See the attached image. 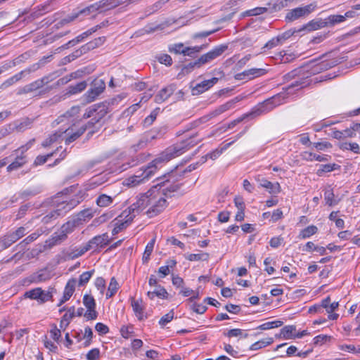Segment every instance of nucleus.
Returning a JSON list of instances; mask_svg holds the SVG:
<instances>
[{"label":"nucleus","mask_w":360,"mask_h":360,"mask_svg":"<svg viewBox=\"0 0 360 360\" xmlns=\"http://www.w3.org/2000/svg\"><path fill=\"white\" fill-rule=\"evenodd\" d=\"M155 242V238H153L146 245L145 248V251L143 252V255L142 257V260L143 263L148 262L150 259V256L153 250L154 245Z\"/></svg>","instance_id":"44"},{"label":"nucleus","mask_w":360,"mask_h":360,"mask_svg":"<svg viewBox=\"0 0 360 360\" xmlns=\"http://www.w3.org/2000/svg\"><path fill=\"white\" fill-rule=\"evenodd\" d=\"M285 79L287 81L295 79V81L286 88V90L289 91L288 94L291 92L290 90L292 89L299 90L307 86L310 84L309 76H305V74L302 72V68H297L288 72L285 75Z\"/></svg>","instance_id":"5"},{"label":"nucleus","mask_w":360,"mask_h":360,"mask_svg":"<svg viewBox=\"0 0 360 360\" xmlns=\"http://www.w3.org/2000/svg\"><path fill=\"white\" fill-rule=\"evenodd\" d=\"M266 73V70L263 68H250L243 72L238 73L235 75L237 80L247 79L250 80L258 77L262 76Z\"/></svg>","instance_id":"14"},{"label":"nucleus","mask_w":360,"mask_h":360,"mask_svg":"<svg viewBox=\"0 0 360 360\" xmlns=\"http://www.w3.org/2000/svg\"><path fill=\"white\" fill-rule=\"evenodd\" d=\"M196 136L197 134L192 135L188 139L166 148L146 167H141L134 175L127 178L125 180L126 185L134 187L148 181L162 164L182 155L197 145L200 139L195 140Z\"/></svg>","instance_id":"2"},{"label":"nucleus","mask_w":360,"mask_h":360,"mask_svg":"<svg viewBox=\"0 0 360 360\" xmlns=\"http://www.w3.org/2000/svg\"><path fill=\"white\" fill-rule=\"evenodd\" d=\"M316 8V4L312 3L303 7H297L291 9L286 14L285 18L290 22L295 21L300 18L307 16L313 12Z\"/></svg>","instance_id":"11"},{"label":"nucleus","mask_w":360,"mask_h":360,"mask_svg":"<svg viewBox=\"0 0 360 360\" xmlns=\"http://www.w3.org/2000/svg\"><path fill=\"white\" fill-rule=\"evenodd\" d=\"M27 162L26 155L20 153H16V158L13 162H12L8 167L7 171L11 172L22 167Z\"/></svg>","instance_id":"25"},{"label":"nucleus","mask_w":360,"mask_h":360,"mask_svg":"<svg viewBox=\"0 0 360 360\" xmlns=\"http://www.w3.org/2000/svg\"><path fill=\"white\" fill-rule=\"evenodd\" d=\"M142 300H133L131 301V307L133 311H134L136 317L139 320H143L144 319L143 311L144 309L141 305Z\"/></svg>","instance_id":"34"},{"label":"nucleus","mask_w":360,"mask_h":360,"mask_svg":"<svg viewBox=\"0 0 360 360\" xmlns=\"http://www.w3.org/2000/svg\"><path fill=\"white\" fill-rule=\"evenodd\" d=\"M91 128L88 124L81 126L76 131H74L73 129H67L65 131H62L63 133L67 134V137L65 140L66 144H70V143L77 140L79 137H80L85 131Z\"/></svg>","instance_id":"16"},{"label":"nucleus","mask_w":360,"mask_h":360,"mask_svg":"<svg viewBox=\"0 0 360 360\" xmlns=\"http://www.w3.org/2000/svg\"><path fill=\"white\" fill-rule=\"evenodd\" d=\"M77 280L75 278L70 279L64 289L63 295L59 301L58 306L60 307L65 302L70 300L75 290Z\"/></svg>","instance_id":"20"},{"label":"nucleus","mask_w":360,"mask_h":360,"mask_svg":"<svg viewBox=\"0 0 360 360\" xmlns=\"http://www.w3.org/2000/svg\"><path fill=\"white\" fill-rule=\"evenodd\" d=\"M50 278L49 274L46 269H41L30 276L29 280L31 283H39L46 281Z\"/></svg>","instance_id":"24"},{"label":"nucleus","mask_w":360,"mask_h":360,"mask_svg":"<svg viewBox=\"0 0 360 360\" xmlns=\"http://www.w3.org/2000/svg\"><path fill=\"white\" fill-rule=\"evenodd\" d=\"M325 20L327 27H328L344 22L345 17H343V15H330Z\"/></svg>","instance_id":"43"},{"label":"nucleus","mask_w":360,"mask_h":360,"mask_svg":"<svg viewBox=\"0 0 360 360\" xmlns=\"http://www.w3.org/2000/svg\"><path fill=\"white\" fill-rule=\"evenodd\" d=\"M282 44L281 43V39L278 38V37L272 38L271 40H269L268 42L265 44V45L262 47V49H271L274 47H276L278 45Z\"/></svg>","instance_id":"61"},{"label":"nucleus","mask_w":360,"mask_h":360,"mask_svg":"<svg viewBox=\"0 0 360 360\" xmlns=\"http://www.w3.org/2000/svg\"><path fill=\"white\" fill-rule=\"evenodd\" d=\"M57 77L56 73H51L48 75L43 77L41 79H37L18 90L17 94L22 95L34 92L42 88L44 85L48 84L52 82Z\"/></svg>","instance_id":"8"},{"label":"nucleus","mask_w":360,"mask_h":360,"mask_svg":"<svg viewBox=\"0 0 360 360\" xmlns=\"http://www.w3.org/2000/svg\"><path fill=\"white\" fill-rule=\"evenodd\" d=\"M207 46V44H202L201 46H195L192 47H186L184 50V56H188L190 57H195V55L205 49Z\"/></svg>","instance_id":"41"},{"label":"nucleus","mask_w":360,"mask_h":360,"mask_svg":"<svg viewBox=\"0 0 360 360\" xmlns=\"http://www.w3.org/2000/svg\"><path fill=\"white\" fill-rule=\"evenodd\" d=\"M111 239L109 238L108 234L107 233H103L101 235H98L91 238L88 243L86 244L80 250H79L77 253L72 256V258L78 257L82 256L86 252L94 248H103L107 245Z\"/></svg>","instance_id":"7"},{"label":"nucleus","mask_w":360,"mask_h":360,"mask_svg":"<svg viewBox=\"0 0 360 360\" xmlns=\"http://www.w3.org/2000/svg\"><path fill=\"white\" fill-rule=\"evenodd\" d=\"M336 164L321 165L317 171V174L321 176L323 173L329 172L336 169Z\"/></svg>","instance_id":"57"},{"label":"nucleus","mask_w":360,"mask_h":360,"mask_svg":"<svg viewBox=\"0 0 360 360\" xmlns=\"http://www.w3.org/2000/svg\"><path fill=\"white\" fill-rule=\"evenodd\" d=\"M241 99H242V98H240V96H236V97L233 98V99L227 101L226 103H225L219 105L218 108H217L214 110H213L210 113V115L212 117H217V116L222 114L223 112L233 108L236 103H237L238 102L241 101Z\"/></svg>","instance_id":"19"},{"label":"nucleus","mask_w":360,"mask_h":360,"mask_svg":"<svg viewBox=\"0 0 360 360\" xmlns=\"http://www.w3.org/2000/svg\"><path fill=\"white\" fill-rule=\"evenodd\" d=\"M165 208L166 204H153L146 213L149 217H153L162 212Z\"/></svg>","instance_id":"38"},{"label":"nucleus","mask_w":360,"mask_h":360,"mask_svg":"<svg viewBox=\"0 0 360 360\" xmlns=\"http://www.w3.org/2000/svg\"><path fill=\"white\" fill-rule=\"evenodd\" d=\"M157 195H160L159 191L155 188H151L148 190L146 193L140 194L139 200L141 201L142 202H150L155 200V198Z\"/></svg>","instance_id":"32"},{"label":"nucleus","mask_w":360,"mask_h":360,"mask_svg":"<svg viewBox=\"0 0 360 360\" xmlns=\"http://www.w3.org/2000/svg\"><path fill=\"white\" fill-rule=\"evenodd\" d=\"M325 27H327L325 19L312 20L310 22H309L307 25H304L303 27L300 30V31L304 30H307L308 31H313Z\"/></svg>","instance_id":"26"},{"label":"nucleus","mask_w":360,"mask_h":360,"mask_svg":"<svg viewBox=\"0 0 360 360\" xmlns=\"http://www.w3.org/2000/svg\"><path fill=\"white\" fill-rule=\"evenodd\" d=\"M50 334L53 340L58 342L61 337L60 329L58 328L56 325H53L52 328L50 330Z\"/></svg>","instance_id":"64"},{"label":"nucleus","mask_w":360,"mask_h":360,"mask_svg":"<svg viewBox=\"0 0 360 360\" xmlns=\"http://www.w3.org/2000/svg\"><path fill=\"white\" fill-rule=\"evenodd\" d=\"M241 136V133L240 134H238L237 136H236V139L225 145H224L223 146L220 147V148H217L216 150H213L212 152L207 154L206 157L207 158H209L210 159H212V160H215L217 159L218 157H219V155L224 151L226 150L228 148H229L237 139H238Z\"/></svg>","instance_id":"27"},{"label":"nucleus","mask_w":360,"mask_h":360,"mask_svg":"<svg viewBox=\"0 0 360 360\" xmlns=\"http://www.w3.org/2000/svg\"><path fill=\"white\" fill-rule=\"evenodd\" d=\"M75 316V307H70L68 311L62 316L60 322V329L65 330L70 324Z\"/></svg>","instance_id":"30"},{"label":"nucleus","mask_w":360,"mask_h":360,"mask_svg":"<svg viewBox=\"0 0 360 360\" xmlns=\"http://www.w3.org/2000/svg\"><path fill=\"white\" fill-rule=\"evenodd\" d=\"M17 240L13 236L11 233H9L3 237H1L0 238V251L9 248L12 244H13Z\"/></svg>","instance_id":"35"},{"label":"nucleus","mask_w":360,"mask_h":360,"mask_svg":"<svg viewBox=\"0 0 360 360\" xmlns=\"http://www.w3.org/2000/svg\"><path fill=\"white\" fill-rule=\"evenodd\" d=\"M174 311L171 310L169 313L164 315L159 321V324L161 328H165V326L172 321L174 319Z\"/></svg>","instance_id":"56"},{"label":"nucleus","mask_w":360,"mask_h":360,"mask_svg":"<svg viewBox=\"0 0 360 360\" xmlns=\"http://www.w3.org/2000/svg\"><path fill=\"white\" fill-rule=\"evenodd\" d=\"M79 112V108L77 106L72 107L69 110L65 112L63 115L58 117V122H63L64 120V118H69L75 116L76 114Z\"/></svg>","instance_id":"54"},{"label":"nucleus","mask_w":360,"mask_h":360,"mask_svg":"<svg viewBox=\"0 0 360 360\" xmlns=\"http://www.w3.org/2000/svg\"><path fill=\"white\" fill-rule=\"evenodd\" d=\"M23 71H21L16 75L12 76L11 77L7 79L6 81H4L1 85H0V89L4 90L8 88L9 86H12L17 82L20 81L23 75Z\"/></svg>","instance_id":"36"},{"label":"nucleus","mask_w":360,"mask_h":360,"mask_svg":"<svg viewBox=\"0 0 360 360\" xmlns=\"http://www.w3.org/2000/svg\"><path fill=\"white\" fill-rule=\"evenodd\" d=\"M83 304L87 309L96 308V302L94 297L91 295H84L83 297Z\"/></svg>","instance_id":"52"},{"label":"nucleus","mask_w":360,"mask_h":360,"mask_svg":"<svg viewBox=\"0 0 360 360\" xmlns=\"http://www.w3.org/2000/svg\"><path fill=\"white\" fill-rule=\"evenodd\" d=\"M34 142H35V139H32L26 144L20 146L18 149L15 150L13 152L15 153H21L24 155L25 153L33 146Z\"/></svg>","instance_id":"60"},{"label":"nucleus","mask_w":360,"mask_h":360,"mask_svg":"<svg viewBox=\"0 0 360 360\" xmlns=\"http://www.w3.org/2000/svg\"><path fill=\"white\" fill-rule=\"evenodd\" d=\"M86 87L87 82L86 81H82L76 84L70 85L65 90V96L69 97L72 95L78 94L84 91Z\"/></svg>","instance_id":"22"},{"label":"nucleus","mask_w":360,"mask_h":360,"mask_svg":"<svg viewBox=\"0 0 360 360\" xmlns=\"http://www.w3.org/2000/svg\"><path fill=\"white\" fill-rule=\"evenodd\" d=\"M189 308L190 309L193 310L194 312L198 314H204L207 309V307L205 305L202 304H198L195 302L191 304Z\"/></svg>","instance_id":"55"},{"label":"nucleus","mask_w":360,"mask_h":360,"mask_svg":"<svg viewBox=\"0 0 360 360\" xmlns=\"http://www.w3.org/2000/svg\"><path fill=\"white\" fill-rule=\"evenodd\" d=\"M331 338L330 336H328L326 335H319L314 338L313 339V344L314 345H321L324 342H326L327 340H330Z\"/></svg>","instance_id":"59"},{"label":"nucleus","mask_w":360,"mask_h":360,"mask_svg":"<svg viewBox=\"0 0 360 360\" xmlns=\"http://www.w3.org/2000/svg\"><path fill=\"white\" fill-rule=\"evenodd\" d=\"M302 158L307 161L316 160L319 162H325L328 160V155H320L311 152H303L301 154Z\"/></svg>","instance_id":"31"},{"label":"nucleus","mask_w":360,"mask_h":360,"mask_svg":"<svg viewBox=\"0 0 360 360\" xmlns=\"http://www.w3.org/2000/svg\"><path fill=\"white\" fill-rule=\"evenodd\" d=\"M332 137L336 139H343L345 138H352L356 136V133L353 131L352 126L343 131L333 130L331 134Z\"/></svg>","instance_id":"28"},{"label":"nucleus","mask_w":360,"mask_h":360,"mask_svg":"<svg viewBox=\"0 0 360 360\" xmlns=\"http://www.w3.org/2000/svg\"><path fill=\"white\" fill-rule=\"evenodd\" d=\"M255 179L260 187L266 188L271 194H276L281 191V186L278 182L272 183L262 175H257Z\"/></svg>","instance_id":"15"},{"label":"nucleus","mask_w":360,"mask_h":360,"mask_svg":"<svg viewBox=\"0 0 360 360\" xmlns=\"http://www.w3.org/2000/svg\"><path fill=\"white\" fill-rule=\"evenodd\" d=\"M217 81V78H212L211 79L205 80L201 83L198 84L193 89V91H196L197 94L202 93L205 91L209 89Z\"/></svg>","instance_id":"29"},{"label":"nucleus","mask_w":360,"mask_h":360,"mask_svg":"<svg viewBox=\"0 0 360 360\" xmlns=\"http://www.w3.org/2000/svg\"><path fill=\"white\" fill-rule=\"evenodd\" d=\"M196 136L197 134L192 135L188 139L166 148L146 167H141L134 175L127 178L125 180L126 185L134 187L148 181L162 164L182 155L197 145L200 139L195 140Z\"/></svg>","instance_id":"1"},{"label":"nucleus","mask_w":360,"mask_h":360,"mask_svg":"<svg viewBox=\"0 0 360 360\" xmlns=\"http://www.w3.org/2000/svg\"><path fill=\"white\" fill-rule=\"evenodd\" d=\"M209 255L205 252L198 254H190L186 257V259L189 261H207Z\"/></svg>","instance_id":"53"},{"label":"nucleus","mask_w":360,"mask_h":360,"mask_svg":"<svg viewBox=\"0 0 360 360\" xmlns=\"http://www.w3.org/2000/svg\"><path fill=\"white\" fill-rule=\"evenodd\" d=\"M166 263L167 264L165 266H162L158 269V272L162 275V278L169 275L170 273V269L174 268L176 264V262L174 259L168 260Z\"/></svg>","instance_id":"40"},{"label":"nucleus","mask_w":360,"mask_h":360,"mask_svg":"<svg viewBox=\"0 0 360 360\" xmlns=\"http://www.w3.org/2000/svg\"><path fill=\"white\" fill-rule=\"evenodd\" d=\"M286 95L284 93H280L274 96L259 103L250 112L253 117L259 116L272 110L276 106L283 103Z\"/></svg>","instance_id":"3"},{"label":"nucleus","mask_w":360,"mask_h":360,"mask_svg":"<svg viewBox=\"0 0 360 360\" xmlns=\"http://www.w3.org/2000/svg\"><path fill=\"white\" fill-rule=\"evenodd\" d=\"M224 335L227 336L228 338L242 337L246 338L248 337V333H244L243 330L239 328L231 329L227 333H225Z\"/></svg>","instance_id":"51"},{"label":"nucleus","mask_w":360,"mask_h":360,"mask_svg":"<svg viewBox=\"0 0 360 360\" xmlns=\"http://www.w3.org/2000/svg\"><path fill=\"white\" fill-rule=\"evenodd\" d=\"M283 325V321H269L266 322L260 326H259L257 328L260 330H269L275 328H278Z\"/></svg>","instance_id":"47"},{"label":"nucleus","mask_w":360,"mask_h":360,"mask_svg":"<svg viewBox=\"0 0 360 360\" xmlns=\"http://www.w3.org/2000/svg\"><path fill=\"white\" fill-rule=\"evenodd\" d=\"M176 90V85L174 84H169L162 88L155 96V102L157 103H162L165 101L171 95L173 94Z\"/></svg>","instance_id":"18"},{"label":"nucleus","mask_w":360,"mask_h":360,"mask_svg":"<svg viewBox=\"0 0 360 360\" xmlns=\"http://www.w3.org/2000/svg\"><path fill=\"white\" fill-rule=\"evenodd\" d=\"M40 293H41V288H36L34 289H32L29 291H27L24 294V297L25 298H30L31 300H35L37 302L39 301V298L40 297Z\"/></svg>","instance_id":"49"},{"label":"nucleus","mask_w":360,"mask_h":360,"mask_svg":"<svg viewBox=\"0 0 360 360\" xmlns=\"http://www.w3.org/2000/svg\"><path fill=\"white\" fill-rule=\"evenodd\" d=\"M68 226L69 224H64L59 231L55 232L51 236V238L46 241L47 245L49 248H52L64 241L67 238L68 233L70 232V231H68Z\"/></svg>","instance_id":"13"},{"label":"nucleus","mask_w":360,"mask_h":360,"mask_svg":"<svg viewBox=\"0 0 360 360\" xmlns=\"http://www.w3.org/2000/svg\"><path fill=\"white\" fill-rule=\"evenodd\" d=\"M105 41V37H100L98 38L94 39L92 41H90L89 42L85 44L84 45L82 46L79 49V52H81L82 56L83 54H85L88 53L89 51L96 49L103 44V43Z\"/></svg>","instance_id":"21"},{"label":"nucleus","mask_w":360,"mask_h":360,"mask_svg":"<svg viewBox=\"0 0 360 360\" xmlns=\"http://www.w3.org/2000/svg\"><path fill=\"white\" fill-rule=\"evenodd\" d=\"M119 288V284L117 282L115 277H112L110 279V282L108 288V292L106 293V297L110 298L112 297L117 291Z\"/></svg>","instance_id":"45"},{"label":"nucleus","mask_w":360,"mask_h":360,"mask_svg":"<svg viewBox=\"0 0 360 360\" xmlns=\"http://www.w3.org/2000/svg\"><path fill=\"white\" fill-rule=\"evenodd\" d=\"M227 49L228 46L226 44H221L219 46H215L209 52L202 55L198 59V63H202V65L206 63H209L217 58L221 56Z\"/></svg>","instance_id":"12"},{"label":"nucleus","mask_w":360,"mask_h":360,"mask_svg":"<svg viewBox=\"0 0 360 360\" xmlns=\"http://www.w3.org/2000/svg\"><path fill=\"white\" fill-rule=\"evenodd\" d=\"M135 210L136 208L131 206L128 207L111 222V224L114 226L112 230L113 236L125 229L131 224L136 216L134 214Z\"/></svg>","instance_id":"4"},{"label":"nucleus","mask_w":360,"mask_h":360,"mask_svg":"<svg viewBox=\"0 0 360 360\" xmlns=\"http://www.w3.org/2000/svg\"><path fill=\"white\" fill-rule=\"evenodd\" d=\"M185 174L182 172V167L176 166L174 169L171 170L169 172L164 174L162 177L164 179L163 182H172L176 183L181 180L184 177Z\"/></svg>","instance_id":"17"},{"label":"nucleus","mask_w":360,"mask_h":360,"mask_svg":"<svg viewBox=\"0 0 360 360\" xmlns=\"http://www.w3.org/2000/svg\"><path fill=\"white\" fill-rule=\"evenodd\" d=\"M274 342V338H266L264 339H262L255 343H253L250 347V350H258L262 348H264L266 346H269L271 345Z\"/></svg>","instance_id":"37"},{"label":"nucleus","mask_w":360,"mask_h":360,"mask_svg":"<svg viewBox=\"0 0 360 360\" xmlns=\"http://www.w3.org/2000/svg\"><path fill=\"white\" fill-rule=\"evenodd\" d=\"M100 356V350L98 348H94L89 351L86 355L87 360H97Z\"/></svg>","instance_id":"63"},{"label":"nucleus","mask_w":360,"mask_h":360,"mask_svg":"<svg viewBox=\"0 0 360 360\" xmlns=\"http://www.w3.org/2000/svg\"><path fill=\"white\" fill-rule=\"evenodd\" d=\"M56 292L53 288H49L47 291H44L41 289V293L39 298L38 302L39 304H44L48 301L52 300L53 295Z\"/></svg>","instance_id":"39"},{"label":"nucleus","mask_w":360,"mask_h":360,"mask_svg":"<svg viewBox=\"0 0 360 360\" xmlns=\"http://www.w3.org/2000/svg\"><path fill=\"white\" fill-rule=\"evenodd\" d=\"M105 89V83L103 79H95L91 88L83 95V99L86 103L94 101Z\"/></svg>","instance_id":"10"},{"label":"nucleus","mask_w":360,"mask_h":360,"mask_svg":"<svg viewBox=\"0 0 360 360\" xmlns=\"http://www.w3.org/2000/svg\"><path fill=\"white\" fill-rule=\"evenodd\" d=\"M44 347L48 349L50 352L56 353L58 351V347L56 344H54L52 341L48 340L47 337H44Z\"/></svg>","instance_id":"62"},{"label":"nucleus","mask_w":360,"mask_h":360,"mask_svg":"<svg viewBox=\"0 0 360 360\" xmlns=\"http://www.w3.org/2000/svg\"><path fill=\"white\" fill-rule=\"evenodd\" d=\"M123 3V0H101L81 10V13H87V15H89L97 11L103 12L114 8Z\"/></svg>","instance_id":"6"},{"label":"nucleus","mask_w":360,"mask_h":360,"mask_svg":"<svg viewBox=\"0 0 360 360\" xmlns=\"http://www.w3.org/2000/svg\"><path fill=\"white\" fill-rule=\"evenodd\" d=\"M75 190V186H71L69 188H65L62 191L56 193V195H54L53 200L60 198V201H55V202H63V203L68 202L67 196L69 194L73 193Z\"/></svg>","instance_id":"33"},{"label":"nucleus","mask_w":360,"mask_h":360,"mask_svg":"<svg viewBox=\"0 0 360 360\" xmlns=\"http://www.w3.org/2000/svg\"><path fill=\"white\" fill-rule=\"evenodd\" d=\"M317 231H318V229L316 226L311 225V226H309L307 228L304 229L303 230H302L301 232L300 233L298 237L300 239H305V238H309L312 235L315 234L317 232Z\"/></svg>","instance_id":"42"},{"label":"nucleus","mask_w":360,"mask_h":360,"mask_svg":"<svg viewBox=\"0 0 360 360\" xmlns=\"http://www.w3.org/2000/svg\"><path fill=\"white\" fill-rule=\"evenodd\" d=\"M94 273V269L82 273L79 276V281H78V285L79 286L85 285L89 281L90 278L93 276Z\"/></svg>","instance_id":"48"},{"label":"nucleus","mask_w":360,"mask_h":360,"mask_svg":"<svg viewBox=\"0 0 360 360\" xmlns=\"http://www.w3.org/2000/svg\"><path fill=\"white\" fill-rule=\"evenodd\" d=\"M295 0H272V8L275 11L289 6Z\"/></svg>","instance_id":"46"},{"label":"nucleus","mask_w":360,"mask_h":360,"mask_svg":"<svg viewBox=\"0 0 360 360\" xmlns=\"http://www.w3.org/2000/svg\"><path fill=\"white\" fill-rule=\"evenodd\" d=\"M296 327L293 325H288L281 328L280 334L276 337L283 338L285 340L295 339L296 335Z\"/></svg>","instance_id":"23"},{"label":"nucleus","mask_w":360,"mask_h":360,"mask_svg":"<svg viewBox=\"0 0 360 360\" xmlns=\"http://www.w3.org/2000/svg\"><path fill=\"white\" fill-rule=\"evenodd\" d=\"M108 113V108L105 104L94 105L89 108L84 115V118L94 117L87 122L90 127L98 123Z\"/></svg>","instance_id":"9"},{"label":"nucleus","mask_w":360,"mask_h":360,"mask_svg":"<svg viewBox=\"0 0 360 360\" xmlns=\"http://www.w3.org/2000/svg\"><path fill=\"white\" fill-rule=\"evenodd\" d=\"M62 134H63V132L56 131L54 134L50 135L46 139H45L42 142L41 146L44 148H46V147L51 146L52 143H53L54 142H56L58 140V139L61 136Z\"/></svg>","instance_id":"50"},{"label":"nucleus","mask_w":360,"mask_h":360,"mask_svg":"<svg viewBox=\"0 0 360 360\" xmlns=\"http://www.w3.org/2000/svg\"><path fill=\"white\" fill-rule=\"evenodd\" d=\"M100 26H94L91 27V29L86 30V32L82 33L81 34L78 35L77 37V40L79 42L82 41L85 39H86L88 37L91 35L93 33L96 32Z\"/></svg>","instance_id":"58"}]
</instances>
